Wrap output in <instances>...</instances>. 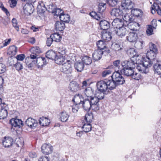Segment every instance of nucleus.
<instances>
[{
	"label": "nucleus",
	"mask_w": 161,
	"mask_h": 161,
	"mask_svg": "<svg viewBox=\"0 0 161 161\" xmlns=\"http://www.w3.org/2000/svg\"><path fill=\"white\" fill-rule=\"evenodd\" d=\"M122 62H121L120 60H117L113 62V65L117 71L121 72L123 69Z\"/></svg>",
	"instance_id": "16"
},
{
	"label": "nucleus",
	"mask_w": 161,
	"mask_h": 161,
	"mask_svg": "<svg viewBox=\"0 0 161 161\" xmlns=\"http://www.w3.org/2000/svg\"><path fill=\"white\" fill-rule=\"evenodd\" d=\"M106 80H101L98 82L97 84V88L98 90L101 92H103V94L107 90H108V86H107Z\"/></svg>",
	"instance_id": "5"
},
{
	"label": "nucleus",
	"mask_w": 161,
	"mask_h": 161,
	"mask_svg": "<svg viewBox=\"0 0 161 161\" xmlns=\"http://www.w3.org/2000/svg\"><path fill=\"white\" fill-rule=\"evenodd\" d=\"M89 15L92 17L97 20H99L101 18L102 16L99 13L97 14L95 12L92 11L90 12Z\"/></svg>",
	"instance_id": "50"
},
{
	"label": "nucleus",
	"mask_w": 161,
	"mask_h": 161,
	"mask_svg": "<svg viewBox=\"0 0 161 161\" xmlns=\"http://www.w3.org/2000/svg\"><path fill=\"white\" fill-rule=\"evenodd\" d=\"M10 123L12 127L19 128L23 126V123L22 120L18 119L13 118L10 120Z\"/></svg>",
	"instance_id": "7"
},
{
	"label": "nucleus",
	"mask_w": 161,
	"mask_h": 161,
	"mask_svg": "<svg viewBox=\"0 0 161 161\" xmlns=\"http://www.w3.org/2000/svg\"><path fill=\"white\" fill-rule=\"evenodd\" d=\"M75 104L76 105L70 107V108H69V110H72L73 112L74 113H77L79 109L77 106L78 104Z\"/></svg>",
	"instance_id": "61"
},
{
	"label": "nucleus",
	"mask_w": 161,
	"mask_h": 161,
	"mask_svg": "<svg viewBox=\"0 0 161 161\" xmlns=\"http://www.w3.org/2000/svg\"><path fill=\"white\" fill-rule=\"evenodd\" d=\"M24 9L29 14L32 13L34 10L33 5L29 4H26L25 5L24 7Z\"/></svg>",
	"instance_id": "33"
},
{
	"label": "nucleus",
	"mask_w": 161,
	"mask_h": 161,
	"mask_svg": "<svg viewBox=\"0 0 161 161\" xmlns=\"http://www.w3.org/2000/svg\"><path fill=\"white\" fill-rule=\"evenodd\" d=\"M100 28L102 30H108L110 26V24L106 20H101L100 23Z\"/></svg>",
	"instance_id": "30"
},
{
	"label": "nucleus",
	"mask_w": 161,
	"mask_h": 161,
	"mask_svg": "<svg viewBox=\"0 0 161 161\" xmlns=\"http://www.w3.org/2000/svg\"><path fill=\"white\" fill-rule=\"evenodd\" d=\"M55 8L56 7L55 6H54L53 4H51L47 6L46 7V9L47 10L48 12L53 13Z\"/></svg>",
	"instance_id": "58"
},
{
	"label": "nucleus",
	"mask_w": 161,
	"mask_h": 161,
	"mask_svg": "<svg viewBox=\"0 0 161 161\" xmlns=\"http://www.w3.org/2000/svg\"><path fill=\"white\" fill-rule=\"evenodd\" d=\"M60 21L63 22L68 23L70 20V16L68 14H63L60 16Z\"/></svg>",
	"instance_id": "37"
},
{
	"label": "nucleus",
	"mask_w": 161,
	"mask_h": 161,
	"mask_svg": "<svg viewBox=\"0 0 161 161\" xmlns=\"http://www.w3.org/2000/svg\"><path fill=\"white\" fill-rule=\"evenodd\" d=\"M136 68L139 71L144 73H147L148 71V68L145 67L142 64H137Z\"/></svg>",
	"instance_id": "38"
},
{
	"label": "nucleus",
	"mask_w": 161,
	"mask_h": 161,
	"mask_svg": "<svg viewBox=\"0 0 161 161\" xmlns=\"http://www.w3.org/2000/svg\"><path fill=\"white\" fill-rule=\"evenodd\" d=\"M74 67L78 72H81L84 69V64L80 61H78L74 64Z\"/></svg>",
	"instance_id": "29"
},
{
	"label": "nucleus",
	"mask_w": 161,
	"mask_h": 161,
	"mask_svg": "<svg viewBox=\"0 0 161 161\" xmlns=\"http://www.w3.org/2000/svg\"><path fill=\"white\" fill-rule=\"evenodd\" d=\"M122 10L118 8H113L110 12V14L112 16L117 17L122 15Z\"/></svg>",
	"instance_id": "28"
},
{
	"label": "nucleus",
	"mask_w": 161,
	"mask_h": 161,
	"mask_svg": "<svg viewBox=\"0 0 161 161\" xmlns=\"http://www.w3.org/2000/svg\"><path fill=\"white\" fill-rule=\"evenodd\" d=\"M38 161H50V158L47 156H41L38 159Z\"/></svg>",
	"instance_id": "64"
},
{
	"label": "nucleus",
	"mask_w": 161,
	"mask_h": 161,
	"mask_svg": "<svg viewBox=\"0 0 161 161\" xmlns=\"http://www.w3.org/2000/svg\"><path fill=\"white\" fill-rule=\"evenodd\" d=\"M107 86H108V90H111L115 89L118 85L116 84V82L112 80H106Z\"/></svg>",
	"instance_id": "25"
},
{
	"label": "nucleus",
	"mask_w": 161,
	"mask_h": 161,
	"mask_svg": "<svg viewBox=\"0 0 161 161\" xmlns=\"http://www.w3.org/2000/svg\"><path fill=\"white\" fill-rule=\"evenodd\" d=\"M134 68H123L120 72L122 74H123L127 76H130L134 73Z\"/></svg>",
	"instance_id": "24"
},
{
	"label": "nucleus",
	"mask_w": 161,
	"mask_h": 161,
	"mask_svg": "<svg viewBox=\"0 0 161 161\" xmlns=\"http://www.w3.org/2000/svg\"><path fill=\"white\" fill-rule=\"evenodd\" d=\"M46 56L47 58L53 59H55L56 57H57V54L56 53L53 51L51 50L46 53Z\"/></svg>",
	"instance_id": "32"
},
{
	"label": "nucleus",
	"mask_w": 161,
	"mask_h": 161,
	"mask_svg": "<svg viewBox=\"0 0 161 161\" xmlns=\"http://www.w3.org/2000/svg\"><path fill=\"white\" fill-rule=\"evenodd\" d=\"M146 56L147 59L144 58L142 64L145 67L148 68V67H150L153 63L151 61L153 58L150 55V53H147Z\"/></svg>",
	"instance_id": "13"
},
{
	"label": "nucleus",
	"mask_w": 161,
	"mask_h": 161,
	"mask_svg": "<svg viewBox=\"0 0 161 161\" xmlns=\"http://www.w3.org/2000/svg\"><path fill=\"white\" fill-rule=\"evenodd\" d=\"M31 52L34 53H41L39 47H32L31 50Z\"/></svg>",
	"instance_id": "60"
},
{
	"label": "nucleus",
	"mask_w": 161,
	"mask_h": 161,
	"mask_svg": "<svg viewBox=\"0 0 161 161\" xmlns=\"http://www.w3.org/2000/svg\"><path fill=\"white\" fill-rule=\"evenodd\" d=\"M137 38V36L136 33L134 32H130L126 37V39L129 42H135Z\"/></svg>",
	"instance_id": "19"
},
{
	"label": "nucleus",
	"mask_w": 161,
	"mask_h": 161,
	"mask_svg": "<svg viewBox=\"0 0 161 161\" xmlns=\"http://www.w3.org/2000/svg\"><path fill=\"white\" fill-rule=\"evenodd\" d=\"M93 119V115L91 112H89L86 114L85 116V119L87 122L89 123L92 122Z\"/></svg>",
	"instance_id": "46"
},
{
	"label": "nucleus",
	"mask_w": 161,
	"mask_h": 161,
	"mask_svg": "<svg viewBox=\"0 0 161 161\" xmlns=\"http://www.w3.org/2000/svg\"><path fill=\"white\" fill-rule=\"evenodd\" d=\"M120 73V72L115 71L111 76L112 80L115 81L118 86L122 85L125 82L124 78Z\"/></svg>",
	"instance_id": "2"
},
{
	"label": "nucleus",
	"mask_w": 161,
	"mask_h": 161,
	"mask_svg": "<svg viewBox=\"0 0 161 161\" xmlns=\"http://www.w3.org/2000/svg\"><path fill=\"white\" fill-rule=\"evenodd\" d=\"M102 38L105 42L109 41L112 38L111 33L109 32L103 33L102 35Z\"/></svg>",
	"instance_id": "34"
},
{
	"label": "nucleus",
	"mask_w": 161,
	"mask_h": 161,
	"mask_svg": "<svg viewBox=\"0 0 161 161\" xmlns=\"http://www.w3.org/2000/svg\"><path fill=\"white\" fill-rule=\"evenodd\" d=\"M131 77L136 80H139L141 79V75L139 73L135 72L134 71V73L131 76Z\"/></svg>",
	"instance_id": "54"
},
{
	"label": "nucleus",
	"mask_w": 161,
	"mask_h": 161,
	"mask_svg": "<svg viewBox=\"0 0 161 161\" xmlns=\"http://www.w3.org/2000/svg\"><path fill=\"white\" fill-rule=\"evenodd\" d=\"M25 124L29 128L34 129L37 126L38 122L37 120L30 117L26 120Z\"/></svg>",
	"instance_id": "11"
},
{
	"label": "nucleus",
	"mask_w": 161,
	"mask_h": 161,
	"mask_svg": "<svg viewBox=\"0 0 161 161\" xmlns=\"http://www.w3.org/2000/svg\"><path fill=\"white\" fill-rule=\"evenodd\" d=\"M107 2L109 5L112 7H114L117 4V0H107Z\"/></svg>",
	"instance_id": "56"
},
{
	"label": "nucleus",
	"mask_w": 161,
	"mask_h": 161,
	"mask_svg": "<svg viewBox=\"0 0 161 161\" xmlns=\"http://www.w3.org/2000/svg\"><path fill=\"white\" fill-rule=\"evenodd\" d=\"M109 51L108 50V51L106 50L105 52L99 49L95 50L92 54V57L93 60L95 61L100 60L101 58L102 55L103 54L104 52L108 53Z\"/></svg>",
	"instance_id": "6"
},
{
	"label": "nucleus",
	"mask_w": 161,
	"mask_h": 161,
	"mask_svg": "<svg viewBox=\"0 0 161 161\" xmlns=\"http://www.w3.org/2000/svg\"><path fill=\"white\" fill-rule=\"evenodd\" d=\"M63 12H64L63 10L61 9L60 8H55L54 11L53 12V13L54 14V15L55 16H59V17H60V15L63 14Z\"/></svg>",
	"instance_id": "52"
},
{
	"label": "nucleus",
	"mask_w": 161,
	"mask_h": 161,
	"mask_svg": "<svg viewBox=\"0 0 161 161\" xmlns=\"http://www.w3.org/2000/svg\"><path fill=\"white\" fill-rule=\"evenodd\" d=\"M153 31L152 26L151 25H148L146 32L148 35H150L153 34Z\"/></svg>",
	"instance_id": "62"
},
{
	"label": "nucleus",
	"mask_w": 161,
	"mask_h": 161,
	"mask_svg": "<svg viewBox=\"0 0 161 161\" xmlns=\"http://www.w3.org/2000/svg\"><path fill=\"white\" fill-rule=\"evenodd\" d=\"M50 37L53 39V41L57 42H59L61 39V36L57 33H54L51 35Z\"/></svg>",
	"instance_id": "42"
},
{
	"label": "nucleus",
	"mask_w": 161,
	"mask_h": 161,
	"mask_svg": "<svg viewBox=\"0 0 161 161\" xmlns=\"http://www.w3.org/2000/svg\"><path fill=\"white\" fill-rule=\"evenodd\" d=\"M123 20L125 21V26H128L130 23L133 20L131 15H129L127 14L125 15L123 17Z\"/></svg>",
	"instance_id": "23"
},
{
	"label": "nucleus",
	"mask_w": 161,
	"mask_h": 161,
	"mask_svg": "<svg viewBox=\"0 0 161 161\" xmlns=\"http://www.w3.org/2000/svg\"><path fill=\"white\" fill-rule=\"evenodd\" d=\"M144 42L143 41H140L136 42L135 44V47L137 49H142Z\"/></svg>",
	"instance_id": "55"
},
{
	"label": "nucleus",
	"mask_w": 161,
	"mask_h": 161,
	"mask_svg": "<svg viewBox=\"0 0 161 161\" xmlns=\"http://www.w3.org/2000/svg\"><path fill=\"white\" fill-rule=\"evenodd\" d=\"M131 14L134 16L138 17L142 16V11L140 9L134 8L131 9Z\"/></svg>",
	"instance_id": "35"
},
{
	"label": "nucleus",
	"mask_w": 161,
	"mask_h": 161,
	"mask_svg": "<svg viewBox=\"0 0 161 161\" xmlns=\"http://www.w3.org/2000/svg\"><path fill=\"white\" fill-rule=\"evenodd\" d=\"M13 26L14 27L16 30L18 31H19V26L18 25L17 20L13 18L12 20Z\"/></svg>",
	"instance_id": "59"
},
{
	"label": "nucleus",
	"mask_w": 161,
	"mask_h": 161,
	"mask_svg": "<svg viewBox=\"0 0 161 161\" xmlns=\"http://www.w3.org/2000/svg\"><path fill=\"white\" fill-rule=\"evenodd\" d=\"M69 117V115L65 112H62L60 113L61 120L62 122H66L68 120Z\"/></svg>",
	"instance_id": "48"
},
{
	"label": "nucleus",
	"mask_w": 161,
	"mask_h": 161,
	"mask_svg": "<svg viewBox=\"0 0 161 161\" xmlns=\"http://www.w3.org/2000/svg\"><path fill=\"white\" fill-rule=\"evenodd\" d=\"M112 48L115 51H119L122 48L119 43H114L112 45Z\"/></svg>",
	"instance_id": "53"
},
{
	"label": "nucleus",
	"mask_w": 161,
	"mask_h": 161,
	"mask_svg": "<svg viewBox=\"0 0 161 161\" xmlns=\"http://www.w3.org/2000/svg\"><path fill=\"white\" fill-rule=\"evenodd\" d=\"M125 27V26H123L122 27H119V28L114 30L113 32L118 36L122 37L125 36L127 32Z\"/></svg>",
	"instance_id": "9"
},
{
	"label": "nucleus",
	"mask_w": 161,
	"mask_h": 161,
	"mask_svg": "<svg viewBox=\"0 0 161 161\" xmlns=\"http://www.w3.org/2000/svg\"><path fill=\"white\" fill-rule=\"evenodd\" d=\"M156 63H155L153 65V68L155 73L158 75L161 74V61L158 59H156Z\"/></svg>",
	"instance_id": "17"
},
{
	"label": "nucleus",
	"mask_w": 161,
	"mask_h": 161,
	"mask_svg": "<svg viewBox=\"0 0 161 161\" xmlns=\"http://www.w3.org/2000/svg\"><path fill=\"white\" fill-rule=\"evenodd\" d=\"M106 4L103 3H100L99 4L98 8V13L103 17V13L106 8Z\"/></svg>",
	"instance_id": "36"
},
{
	"label": "nucleus",
	"mask_w": 161,
	"mask_h": 161,
	"mask_svg": "<svg viewBox=\"0 0 161 161\" xmlns=\"http://www.w3.org/2000/svg\"><path fill=\"white\" fill-rule=\"evenodd\" d=\"M17 52V48L15 46H11L9 47L8 54L11 56L15 55Z\"/></svg>",
	"instance_id": "31"
},
{
	"label": "nucleus",
	"mask_w": 161,
	"mask_h": 161,
	"mask_svg": "<svg viewBox=\"0 0 161 161\" xmlns=\"http://www.w3.org/2000/svg\"><path fill=\"white\" fill-rule=\"evenodd\" d=\"M55 59L56 63L58 64H62V65L63 64H64V62L65 61L67 62V61H68L65 59L63 57H56L55 58Z\"/></svg>",
	"instance_id": "44"
},
{
	"label": "nucleus",
	"mask_w": 161,
	"mask_h": 161,
	"mask_svg": "<svg viewBox=\"0 0 161 161\" xmlns=\"http://www.w3.org/2000/svg\"><path fill=\"white\" fill-rule=\"evenodd\" d=\"M150 50L151 52H152V55L155 56L156 53L157 52L158 49L156 45L151 42L149 43Z\"/></svg>",
	"instance_id": "41"
},
{
	"label": "nucleus",
	"mask_w": 161,
	"mask_h": 161,
	"mask_svg": "<svg viewBox=\"0 0 161 161\" xmlns=\"http://www.w3.org/2000/svg\"><path fill=\"white\" fill-rule=\"evenodd\" d=\"M128 26L130 30L137 31L139 30L140 25L138 23L132 21L131 23H130Z\"/></svg>",
	"instance_id": "27"
},
{
	"label": "nucleus",
	"mask_w": 161,
	"mask_h": 161,
	"mask_svg": "<svg viewBox=\"0 0 161 161\" xmlns=\"http://www.w3.org/2000/svg\"><path fill=\"white\" fill-rule=\"evenodd\" d=\"M2 104L3 105L1 106L2 107L0 111V119H4L7 117L8 114V106L4 103H3Z\"/></svg>",
	"instance_id": "10"
},
{
	"label": "nucleus",
	"mask_w": 161,
	"mask_h": 161,
	"mask_svg": "<svg viewBox=\"0 0 161 161\" xmlns=\"http://www.w3.org/2000/svg\"><path fill=\"white\" fill-rule=\"evenodd\" d=\"M104 98V94L100 93V95L97 97H91L88 98L91 105L94 104H97L99 102L100 99H102Z\"/></svg>",
	"instance_id": "12"
},
{
	"label": "nucleus",
	"mask_w": 161,
	"mask_h": 161,
	"mask_svg": "<svg viewBox=\"0 0 161 161\" xmlns=\"http://www.w3.org/2000/svg\"><path fill=\"white\" fill-rule=\"evenodd\" d=\"M14 66L18 71H19L23 69L22 64L19 62H17L15 64H14Z\"/></svg>",
	"instance_id": "57"
},
{
	"label": "nucleus",
	"mask_w": 161,
	"mask_h": 161,
	"mask_svg": "<svg viewBox=\"0 0 161 161\" xmlns=\"http://www.w3.org/2000/svg\"><path fill=\"white\" fill-rule=\"evenodd\" d=\"M13 139L12 138L5 137L4 140L3 142V144L5 147H9L13 145Z\"/></svg>",
	"instance_id": "21"
},
{
	"label": "nucleus",
	"mask_w": 161,
	"mask_h": 161,
	"mask_svg": "<svg viewBox=\"0 0 161 161\" xmlns=\"http://www.w3.org/2000/svg\"><path fill=\"white\" fill-rule=\"evenodd\" d=\"M85 95L86 96L87 98H89L93 95V92L90 87H88L86 89L84 92Z\"/></svg>",
	"instance_id": "43"
},
{
	"label": "nucleus",
	"mask_w": 161,
	"mask_h": 161,
	"mask_svg": "<svg viewBox=\"0 0 161 161\" xmlns=\"http://www.w3.org/2000/svg\"><path fill=\"white\" fill-rule=\"evenodd\" d=\"M55 27L56 30L59 31H62L65 28V24L61 21H57L55 24Z\"/></svg>",
	"instance_id": "22"
},
{
	"label": "nucleus",
	"mask_w": 161,
	"mask_h": 161,
	"mask_svg": "<svg viewBox=\"0 0 161 161\" xmlns=\"http://www.w3.org/2000/svg\"><path fill=\"white\" fill-rule=\"evenodd\" d=\"M42 151L44 154H48L52 152L53 147L50 145L44 144L41 147Z\"/></svg>",
	"instance_id": "15"
},
{
	"label": "nucleus",
	"mask_w": 161,
	"mask_h": 161,
	"mask_svg": "<svg viewBox=\"0 0 161 161\" xmlns=\"http://www.w3.org/2000/svg\"><path fill=\"white\" fill-rule=\"evenodd\" d=\"M32 53L30 55V58H27L25 59V63L29 68L32 67L34 64L37 63L38 61L36 54Z\"/></svg>",
	"instance_id": "3"
},
{
	"label": "nucleus",
	"mask_w": 161,
	"mask_h": 161,
	"mask_svg": "<svg viewBox=\"0 0 161 161\" xmlns=\"http://www.w3.org/2000/svg\"><path fill=\"white\" fill-rule=\"evenodd\" d=\"M134 58L135 59V64H142L144 59L141 55H136Z\"/></svg>",
	"instance_id": "49"
},
{
	"label": "nucleus",
	"mask_w": 161,
	"mask_h": 161,
	"mask_svg": "<svg viewBox=\"0 0 161 161\" xmlns=\"http://www.w3.org/2000/svg\"><path fill=\"white\" fill-rule=\"evenodd\" d=\"M112 26L114 27V30L125 26V23L123 20L119 18L114 19L112 23Z\"/></svg>",
	"instance_id": "8"
},
{
	"label": "nucleus",
	"mask_w": 161,
	"mask_h": 161,
	"mask_svg": "<svg viewBox=\"0 0 161 161\" xmlns=\"http://www.w3.org/2000/svg\"><path fill=\"white\" fill-rule=\"evenodd\" d=\"M5 65L2 63H0V74L4 73L6 71Z\"/></svg>",
	"instance_id": "63"
},
{
	"label": "nucleus",
	"mask_w": 161,
	"mask_h": 161,
	"mask_svg": "<svg viewBox=\"0 0 161 161\" xmlns=\"http://www.w3.org/2000/svg\"><path fill=\"white\" fill-rule=\"evenodd\" d=\"M132 3L130 0H124L121 3V6L124 9H131L130 6Z\"/></svg>",
	"instance_id": "18"
},
{
	"label": "nucleus",
	"mask_w": 161,
	"mask_h": 161,
	"mask_svg": "<svg viewBox=\"0 0 161 161\" xmlns=\"http://www.w3.org/2000/svg\"><path fill=\"white\" fill-rule=\"evenodd\" d=\"M69 88L73 92H76L80 89L79 84L75 81H72L70 83Z\"/></svg>",
	"instance_id": "14"
},
{
	"label": "nucleus",
	"mask_w": 161,
	"mask_h": 161,
	"mask_svg": "<svg viewBox=\"0 0 161 161\" xmlns=\"http://www.w3.org/2000/svg\"><path fill=\"white\" fill-rule=\"evenodd\" d=\"M122 63L123 68H135V67L134 62L131 60L124 61Z\"/></svg>",
	"instance_id": "20"
},
{
	"label": "nucleus",
	"mask_w": 161,
	"mask_h": 161,
	"mask_svg": "<svg viewBox=\"0 0 161 161\" xmlns=\"http://www.w3.org/2000/svg\"><path fill=\"white\" fill-rule=\"evenodd\" d=\"M39 4V5L37 6L38 10L40 13H43L47 10L46 7L43 3Z\"/></svg>",
	"instance_id": "47"
},
{
	"label": "nucleus",
	"mask_w": 161,
	"mask_h": 161,
	"mask_svg": "<svg viewBox=\"0 0 161 161\" xmlns=\"http://www.w3.org/2000/svg\"><path fill=\"white\" fill-rule=\"evenodd\" d=\"M82 62L86 65H89L92 62L91 58L87 56L83 57L82 59Z\"/></svg>",
	"instance_id": "45"
},
{
	"label": "nucleus",
	"mask_w": 161,
	"mask_h": 161,
	"mask_svg": "<svg viewBox=\"0 0 161 161\" xmlns=\"http://www.w3.org/2000/svg\"><path fill=\"white\" fill-rule=\"evenodd\" d=\"M39 123L42 126H45L48 125L50 123V121L47 117H42L40 118Z\"/></svg>",
	"instance_id": "26"
},
{
	"label": "nucleus",
	"mask_w": 161,
	"mask_h": 161,
	"mask_svg": "<svg viewBox=\"0 0 161 161\" xmlns=\"http://www.w3.org/2000/svg\"><path fill=\"white\" fill-rule=\"evenodd\" d=\"M127 54L130 57L134 58L136 55V53L135 50L134 48H130L128 49L127 51Z\"/></svg>",
	"instance_id": "51"
},
{
	"label": "nucleus",
	"mask_w": 161,
	"mask_h": 161,
	"mask_svg": "<svg viewBox=\"0 0 161 161\" xmlns=\"http://www.w3.org/2000/svg\"><path fill=\"white\" fill-rule=\"evenodd\" d=\"M62 72L67 74H70L73 71L72 63L70 61H68L62 64Z\"/></svg>",
	"instance_id": "4"
},
{
	"label": "nucleus",
	"mask_w": 161,
	"mask_h": 161,
	"mask_svg": "<svg viewBox=\"0 0 161 161\" xmlns=\"http://www.w3.org/2000/svg\"><path fill=\"white\" fill-rule=\"evenodd\" d=\"M92 126L90 123L84 124L82 127L83 131L85 132H88L92 130Z\"/></svg>",
	"instance_id": "40"
},
{
	"label": "nucleus",
	"mask_w": 161,
	"mask_h": 161,
	"mask_svg": "<svg viewBox=\"0 0 161 161\" xmlns=\"http://www.w3.org/2000/svg\"><path fill=\"white\" fill-rule=\"evenodd\" d=\"M82 97L80 94H76L74 97L72 101L76 104H82V107L85 110H88L91 108V105L88 98H86L83 101L80 100V99Z\"/></svg>",
	"instance_id": "1"
},
{
	"label": "nucleus",
	"mask_w": 161,
	"mask_h": 161,
	"mask_svg": "<svg viewBox=\"0 0 161 161\" xmlns=\"http://www.w3.org/2000/svg\"><path fill=\"white\" fill-rule=\"evenodd\" d=\"M97 45L98 47L97 49L103 50L106 47L105 42L103 40H100L98 41Z\"/></svg>",
	"instance_id": "39"
}]
</instances>
